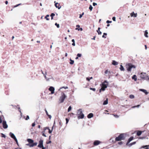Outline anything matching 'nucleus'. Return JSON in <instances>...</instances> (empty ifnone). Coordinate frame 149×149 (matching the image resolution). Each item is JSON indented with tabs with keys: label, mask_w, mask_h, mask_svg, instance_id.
I'll return each mask as SVG.
<instances>
[{
	"label": "nucleus",
	"mask_w": 149,
	"mask_h": 149,
	"mask_svg": "<svg viewBox=\"0 0 149 149\" xmlns=\"http://www.w3.org/2000/svg\"><path fill=\"white\" fill-rule=\"evenodd\" d=\"M63 88H64L65 89H67L68 88V87L67 86H63L61 87L59 89L58 91H60V90Z\"/></svg>",
	"instance_id": "25"
},
{
	"label": "nucleus",
	"mask_w": 149,
	"mask_h": 149,
	"mask_svg": "<svg viewBox=\"0 0 149 149\" xmlns=\"http://www.w3.org/2000/svg\"><path fill=\"white\" fill-rule=\"evenodd\" d=\"M101 143V141L98 140H95L94 141L93 144L94 146H97Z\"/></svg>",
	"instance_id": "10"
},
{
	"label": "nucleus",
	"mask_w": 149,
	"mask_h": 149,
	"mask_svg": "<svg viewBox=\"0 0 149 149\" xmlns=\"http://www.w3.org/2000/svg\"><path fill=\"white\" fill-rule=\"evenodd\" d=\"M55 14L54 13H51L50 16L51 17V19L52 20L53 19V17L54 16Z\"/></svg>",
	"instance_id": "28"
},
{
	"label": "nucleus",
	"mask_w": 149,
	"mask_h": 149,
	"mask_svg": "<svg viewBox=\"0 0 149 149\" xmlns=\"http://www.w3.org/2000/svg\"><path fill=\"white\" fill-rule=\"evenodd\" d=\"M112 64L114 65H116L118 64V63L115 61L113 60L112 61Z\"/></svg>",
	"instance_id": "19"
},
{
	"label": "nucleus",
	"mask_w": 149,
	"mask_h": 149,
	"mask_svg": "<svg viewBox=\"0 0 149 149\" xmlns=\"http://www.w3.org/2000/svg\"><path fill=\"white\" fill-rule=\"evenodd\" d=\"M72 45L73 46H75V42H73V43L72 44Z\"/></svg>",
	"instance_id": "61"
},
{
	"label": "nucleus",
	"mask_w": 149,
	"mask_h": 149,
	"mask_svg": "<svg viewBox=\"0 0 149 149\" xmlns=\"http://www.w3.org/2000/svg\"><path fill=\"white\" fill-rule=\"evenodd\" d=\"M105 74H108V73H109V70H106L105 72Z\"/></svg>",
	"instance_id": "40"
},
{
	"label": "nucleus",
	"mask_w": 149,
	"mask_h": 149,
	"mask_svg": "<svg viewBox=\"0 0 149 149\" xmlns=\"http://www.w3.org/2000/svg\"><path fill=\"white\" fill-rule=\"evenodd\" d=\"M77 56L78 57H81V54H78Z\"/></svg>",
	"instance_id": "41"
},
{
	"label": "nucleus",
	"mask_w": 149,
	"mask_h": 149,
	"mask_svg": "<svg viewBox=\"0 0 149 149\" xmlns=\"http://www.w3.org/2000/svg\"><path fill=\"white\" fill-rule=\"evenodd\" d=\"M47 74V72L46 71L45 72V73H44V74H43V75H46Z\"/></svg>",
	"instance_id": "63"
},
{
	"label": "nucleus",
	"mask_w": 149,
	"mask_h": 149,
	"mask_svg": "<svg viewBox=\"0 0 149 149\" xmlns=\"http://www.w3.org/2000/svg\"><path fill=\"white\" fill-rule=\"evenodd\" d=\"M139 90L141 91H142L145 93L146 95H147L148 94V92H147V91L145 89H140Z\"/></svg>",
	"instance_id": "12"
},
{
	"label": "nucleus",
	"mask_w": 149,
	"mask_h": 149,
	"mask_svg": "<svg viewBox=\"0 0 149 149\" xmlns=\"http://www.w3.org/2000/svg\"><path fill=\"white\" fill-rule=\"evenodd\" d=\"M97 5V3L94 2L93 3V5L94 6H95Z\"/></svg>",
	"instance_id": "53"
},
{
	"label": "nucleus",
	"mask_w": 149,
	"mask_h": 149,
	"mask_svg": "<svg viewBox=\"0 0 149 149\" xmlns=\"http://www.w3.org/2000/svg\"><path fill=\"white\" fill-rule=\"evenodd\" d=\"M93 116V113H90L87 116V117L88 118H91Z\"/></svg>",
	"instance_id": "16"
},
{
	"label": "nucleus",
	"mask_w": 149,
	"mask_h": 149,
	"mask_svg": "<svg viewBox=\"0 0 149 149\" xmlns=\"http://www.w3.org/2000/svg\"><path fill=\"white\" fill-rule=\"evenodd\" d=\"M51 143V141H50L48 142H47V144H49V143Z\"/></svg>",
	"instance_id": "60"
},
{
	"label": "nucleus",
	"mask_w": 149,
	"mask_h": 149,
	"mask_svg": "<svg viewBox=\"0 0 149 149\" xmlns=\"http://www.w3.org/2000/svg\"><path fill=\"white\" fill-rule=\"evenodd\" d=\"M127 145H128V146H130V147L132 145V143H130V144H128Z\"/></svg>",
	"instance_id": "59"
},
{
	"label": "nucleus",
	"mask_w": 149,
	"mask_h": 149,
	"mask_svg": "<svg viewBox=\"0 0 149 149\" xmlns=\"http://www.w3.org/2000/svg\"><path fill=\"white\" fill-rule=\"evenodd\" d=\"M2 134L1 137L5 138L6 137V136L3 134L1 133Z\"/></svg>",
	"instance_id": "46"
},
{
	"label": "nucleus",
	"mask_w": 149,
	"mask_h": 149,
	"mask_svg": "<svg viewBox=\"0 0 149 149\" xmlns=\"http://www.w3.org/2000/svg\"><path fill=\"white\" fill-rule=\"evenodd\" d=\"M37 144V143L35 142L34 143H33L32 144L33 145V146H36Z\"/></svg>",
	"instance_id": "44"
},
{
	"label": "nucleus",
	"mask_w": 149,
	"mask_h": 149,
	"mask_svg": "<svg viewBox=\"0 0 149 149\" xmlns=\"http://www.w3.org/2000/svg\"><path fill=\"white\" fill-rule=\"evenodd\" d=\"M55 25L58 28H59L60 27L59 25L58 24H57V23H55Z\"/></svg>",
	"instance_id": "38"
},
{
	"label": "nucleus",
	"mask_w": 149,
	"mask_h": 149,
	"mask_svg": "<svg viewBox=\"0 0 149 149\" xmlns=\"http://www.w3.org/2000/svg\"><path fill=\"white\" fill-rule=\"evenodd\" d=\"M47 128L46 127H44L43 129V130L42 132V135L45 137H46L47 136L45 135V132L46 130L47 129Z\"/></svg>",
	"instance_id": "13"
},
{
	"label": "nucleus",
	"mask_w": 149,
	"mask_h": 149,
	"mask_svg": "<svg viewBox=\"0 0 149 149\" xmlns=\"http://www.w3.org/2000/svg\"><path fill=\"white\" fill-rule=\"evenodd\" d=\"M67 95L65 93L62 92L61 93V96H60L59 99V103H63L65 99L67 97Z\"/></svg>",
	"instance_id": "3"
},
{
	"label": "nucleus",
	"mask_w": 149,
	"mask_h": 149,
	"mask_svg": "<svg viewBox=\"0 0 149 149\" xmlns=\"http://www.w3.org/2000/svg\"><path fill=\"white\" fill-rule=\"evenodd\" d=\"M70 64H73L74 63V61L72 60L71 59H70Z\"/></svg>",
	"instance_id": "34"
},
{
	"label": "nucleus",
	"mask_w": 149,
	"mask_h": 149,
	"mask_svg": "<svg viewBox=\"0 0 149 149\" xmlns=\"http://www.w3.org/2000/svg\"><path fill=\"white\" fill-rule=\"evenodd\" d=\"M93 7L91 5H90V6L89 7V9L91 11L93 9Z\"/></svg>",
	"instance_id": "37"
},
{
	"label": "nucleus",
	"mask_w": 149,
	"mask_h": 149,
	"mask_svg": "<svg viewBox=\"0 0 149 149\" xmlns=\"http://www.w3.org/2000/svg\"><path fill=\"white\" fill-rule=\"evenodd\" d=\"M112 20L114 21H116V17H113L112 18Z\"/></svg>",
	"instance_id": "52"
},
{
	"label": "nucleus",
	"mask_w": 149,
	"mask_h": 149,
	"mask_svg": "<svg viewBox=\"0 0 149 149\" xmlns=\"http://www.w3.org/2000/svg\"><path fill=\"white\" fill-rule=\"evenodd\" d=\"M26 145L29 146L30 147H32L33 146V145L32 144H31L30 143L26 144Z\"/></svg>",
	"instance_id": "29"
},
{
	"label": "nucleus",
	"mask_w": 149,
	"mask_h": 149,
	"mask_svg": "<svg viewBox=\"0 0 149 149\" xmlns=\"http://www.w3.org/2000/svg\"><path fill=\"white\" fill-rule=\"evenodd\" d=\"M140 77L143 79L146 80L148 76L146 74L145 72H142L140 74Z\"/></svg>",
	"instance_id": "6"
},
{
	"label": "nucleus",
	"mask_w": 149,
	"mask_h": 149,
	"mask_svg": "<svg viewBox=\"0 0 149 149\" xmlns=\"http://www.w3.org/2000/svg\"><path fill=\"white\" fill-rule=\"evenodd\" d=\"M55 6L59 9L61 8V6H60V4L58 3H56L55 4Z\"/></svg>",
	"instance_id": "14"
},
{
	"label": "nucleus",
	"mask_w": 149,
	"mask_h": 149,
	"mask_svg": "<svg viewBox=\"0 0 149 149\" xmlns=\"http://www.w3.org/2000/svg\"><path fill=\"white\" fill-rule=\"evenodd\" d=\"M47 116H49V118H50V119H51V118H52V116L51 115H49Z\"/></svg>",
	"instance_id": "56"
},
{
	"label": "nucleus",
	"mask_w": 149,
	"mask_h": 149,
	"mask_svg": "<svg viewBox=\"0 0 149 149\" xmlns=\"http://www.w3.org/2000/svg\"><path fill=\"white\" fill-rule=\"evenodd\" d=\"M65 120H66V124H67L68 123V122L69 121V120L67 118H66L65 119Z\"/></svg>",
	"instance_id": "50"
},
{
	"label": "nucleus",
	"mask_w": 149,
	"mask_h": 149,
	"mask_svg": "<svg viewBox=\"0 0 149 149\" xmlns=\"http://www.w3.org/2000/svg\"><path fill=\"white\" fill-rule=\"evenodd\" d=\"M49 17V15H47L45 17V18L47 20H49V19L48 18V17Z\"/></svg>",
	"instance_id": "30"
},
{
	"label": "nucleus",
	"mask_w": 149,
	"mask_h": 149,
	"mask_svg": "<svg viewBox=\"0 0 149 149\" xmlns=\"http://www.w3.org/2000/svg\"><path fill=\"white\" fill-rule=\"evenodd\" d=\"M43 140H40L39 142V144L38 145V146L40 148H41L42 147H43Z\"/></svg>",
	"instance_id": "8"
},
{
	"label": "nucleus",
	"mask_w": 149,
	"mask_h": 149,
	"mask_svg": "<svg viewBox=\"0 0 149 149\" xmlns=\"http://www.w3.org/2000/svg\"><path fill=\"white\" fill-rule=\"evenodd\" d=\"M49 90L51 91V94H53L54 93V88L53 86H50L49 88Z\"/></svg>",
	"instance_id": "9"
},
{
	"label": "nucleus",
	"mask_w": 149,
	"mask_h": 149,
	"mask_svg": "<svg viewBox=\"0 0 149 149\" xmlns=\"http://www.w3.org/2000/svg\"><path fill=\"white\" fill-rule=\"evenodd\" d=\"M103 34H104V35L102 36V37L103 38H106V36H104V35L106 36L107 35V33H104Z\"/></svg>",
	"instance_id": "35"
},
{
	"label": "nucleus",
	"mask_w": 149,
	"mask_h": 149,
	"mask_svg": "<svg viewBox=\"0 0 149 149\" xmlns=\"http://www.w3.org/2000/svg\"><path fill=\"white\" fill-rule=\"evenodd\" d=\"M18 110H19V111L20 112V113H21V115H22V113H21V110H20V108L19 107V108H18Z\"/></svg>",
	"instance_id": "57"
},
{
	"label": "nucleus",
	"mask_w": 149,
	"mask_h": 149,
	"mask_svg": "<svg viewBox=\"0 0 149 149\" xmlns=\"http://www.w3.org/2000/svg\"><path fill=\"white\" fill-rule=\"evenodd\" d=\"M1 117H2L1 116L0 117V123H1L2 122V120L1 119Z\"/></svg>",
	"instance_id": "48"
},
{
	"label": "nucleus",
	"mask_w": 149,
	"mask_h": 149,
	"mask_svg": "<svg viewBox=\"0 0 149 149\" xmlns=\"http://www.w3.org/2000/svg\"><path fill=\"white\" fill-rule=\"evenodd\" d=\"M134 97V96L133 95H130V98L131 99H133Z\"/></svg>",
	"instance_id": "33"
},
{
	"label": "nucleus",
	"mask_w": 149,
	"mask_h": 149,
	"mask_svg": "<svg viewBox=\"0 0 149 149\" xmlns=\"http://www.w3.org/2000/svg\"><path fill=\"white\" fill-rule=\"evenodd\" d=\"M113 115L116 118H119V116L118 115H115V114H113Z\"/></svg>",
	"instance_id": "39"
},
{
	"label": "nucleus",
	"mask_w": 149,
	"mask_h": 149,
	"mask_svg": "<svg viewBox=\"0 0 149 149\" xmlns=\"http://www.w3.org/2000/svg\"><path fill=\"white\" fill-rule=\"evenodd\" d=\"M148 146H149V145H146V146H143L142 148H145V147H148Z\"/></svg>",
	"instance_id": "55"
},
{
	"label": "nucleus",
	"mask_w": 149,
	"mask_h": 149,
	"mask_svg": "<svg viewBox=\"0 0 149 149\" xmlns=\"http://www.w3.org/2000/svg\"><path fill=\"white\" fill-rule=\"evenodd\" d=\"M53 127H54V126H53L52 127V130H51L49 129V127H46V128H47V129H48L49 130V133H52V130H53Z\"/></svg>",
	"instance_id": "24"
},
{
	"label": "nucleus",
	"mask_w": 149,
	"mask_h": 149,
	"mask_svg": "<svg viewBox=\"0 0 149 149\" xmlns=\"http://www.w3.org/2000/svg\"><path fill=\"white\" fill-rule=\"evenodd\" d=\"M111 22H112L111 21H110L109 20H107L106 22L107 23H108V24H109V23H111Z\"/></svg>",
	"instance_id": "49"
},
{
	"label": "nucleus",
	"mask_w": 149,
	"mask_h": 149,
	"mask_svg": "<svg viewBox=\"0 0 149 149\" xmlns=\"http://www.w3.org/2000/svg\"><path fill=\"white\" fill-rule=\"evenodd\" d=\"M108 84L109 82L107 80H105L104 82L102 83L100 85L101 88L100 90V92L101 90L103 91H104L105 89L107 88Z\"/></svg>",
	"instance_id": "2"
},
{
	"label": "nucleus",
	"mask_w": 149,
	"mask_h": 149,
	"mask_svg": "<svg viewBox=\"0 0 149 149\" xmlns=\"http://www.w3.org/2000/svg\"><path fill=\"white\" fill-rule=\"evenodd\" d=\"M132 79H134L135 81H136L137 80V78L135 75H134L132 77Z\"/></svg>",
	"instance_id": "22"
},
{
	"label": "nucleus",
	"mask_w": 149,
	"mask_h": 149,
	"mask_svg": "<svg viewBox=\"0 0 149 149\" xmlns=\"http://www.w3.org/2000/svg\"><path fill=\"white\" fill-rule=\"evenodd\" d=\"M27 141L30 143H33V141L31 139H27Z\"/></svg>",
	"instance_id": "18"
},
{
	"label": "nucleus",
	"mask_w": 149,
	"mask_h": 149,
	"mask_svg": "<svg viewBox=\"0 0 149 149\" xmlns=\"http://www.w3.org/2000/svg\"><path fill=\"white\" fill-rule=\"evenodd\" d=\"M140 105H136V106H133V107H132V108H135V107H138V108H139V107H140Z\"/></svg>",
	"instance_id": "32"
},
{
	"label": "nucleus",
	"mask_w": 149,
	"mask_h": 149,
	"mask_svg": "<svg viewBox=\"0 0 149 149\" xmlns=\"http://www.w3.org/2000/svg\"><path fill=\"white\" fill-rule=\"evenodd\" d=\"M21 4V3H19V4H17L15 6H14V7H16L17 6H18L20 5Z\"/></svg>",
	"instance_id": "51"
},
{
	"label": "nucleus",
	"mask_w": 149,
	"mask_h": 149,
	"mask_svg": "<svg viewBox=\"0 0 149 149\" xmlns=\"http://www.w3.org/2000/svg\"><path fill=\"white\" fill-rule=\"evenodd\" d=\"M100 27H99L98 28L97 30V31L99 35H101L102 33V32L100 31Z\"/></svg>",
	"instance_id": "20"
},
{
	"label": "nucleus",
	"mask_w": 149,
	"mask_h": 149,
	"mask_svg": "<svg viewBox=\"0 0 149 149\" xmlns=\"http://www.w3.org/2000/svg\"><path fill=\"white\" fill-rule=\"evenodd\" d=\"M136 143V142H133L132 143V145H133L135 144Z\"/></svg>",
	"instance_id": "62"
},
{
	"label": "nucleus",
	"mask_w": 149,
	"mask_h": 149,
	"mask_svg": "<svg viewBox=\"0 0 149 149\" xmlns=\"http://www.w3.org/2000/svg\"><path fill=\"white\" fill-rule=\"evenodd\" d=\"M90 89L91 90H92L94 91H95V88H90Z\"/></svg>",
	"instance_id": "42"
},
{
	"label": "nucleus",
	"mask_w": 149,
	"mask_h": 149,
	"mask_svg": "<svg viewBox=\"0 0 149 149\" xmlns=\"http://www.w3.org/2000/svg\"><path fill=\"white\" fill-rule=\"evenodd\" d=\"M29 119V116L28 115L27 116H26V118L25 119V120H28V119Z\"/></svg>",
	"instance_id": "43"
},
{
	"label": "nucleus",
	"mask_w": 149,
	"mask_h": 149,
	"mask_svg": "<svg viewBox=\"0 0 149 149\" xmlns=\"http://www.w3.org/2000/svg\"><path fill=\"white\" fill-rule=\"evenodd\" d=\"M120 70L121 71H124L125 70L123 66L121 65H120Z\"/></svg>",
	"instance_id": "21"
},
{
	"label": "nucleus",
	"mask_w": 149,
	"mask_h": 149,
	"mask_svg": "<svg viewBox=\"0 0 149 149\" xmlns=\"http://www.w3.org/2000/svg\"><path fill=\"white\" fill-rule=\"evenodd\" d=\"M86 79L88 81H89L90 80V78H89L88 77H87Z\"/></svg>",
	"instance_id": "58"
},
{
	"label": "nucleus",
	"mask_w": 149,
	"mask_h": 149,
	"mask_svg": "<svg viewBox=\"0 0 149 149\" xmlns=\"http://www.w3.org/2000/svg\"><path fill=\"white\" fill-rule=\"evenodd\" d=\"M14 140L15 141V142H16V143L17 144V145L18 146H19V144H18V141H17V139H15Z\"/></svg>",
	"instance_id": "47"
},
{
	"label": "nucleus",
	"mask_w": 149,
	"mask_h": 149,
	"mask_svg": "<svg viewBox=\"0 0 149 149\" xmlns=\"http://www.w3.org/2000/svg\"><path fill=\"white\" fill-rule=\"evenodd\" d=\"M9 135L14 140H15L16 139H17L14 134L11 132H10L9 133Z\"/></svg>",
	"instance_id": "11"
},
{
	"label": "nucleus",
	"mask_w": 149,
	"mask_h": 149,
	"mask_svg": "<svg viewBox=\"0 0 149 149\" xmlns=\"http://www.w3.org/2000/svg\"><path fill=\"white\" fill-rule=\"evenodd\" d=\"M148 32L147 30H146L145 32L144 36L146 37H148Z\"/></svg>",
	"instance_id": "27"
},
{
	"label": "nucleus",
	"mask_w": 149,
	"mask_h": 149,
	"mask_svg": "<svg viewBox=\"0 0 149 149\" xmlns=\"http://www.w3.org/2000/svg\"><path fill=\"white\" fill-rule=\"evenodd\" d=\"M141 133L142 132L141 131H139L137 132V135L138 136H139L141 134Z\"/></svg>",
	"instance_id": "26"
},
{
	"label": "nucleus",
	"mask_w": 149,
	"mask_h": 149,
	"mask_svg": "<svg viewBox=\"0 0 149 149\" xmlns=\"http://www.w3.org/2000/svg\"><path fill=\"white\" fill-rule=\"evenodd\" d=\"M131 16L132 17H136L137 16V13H134V12H132L130 14Z\"/></svg>",
	"instance_id": "15"
},
{
	"label": "nucleus",
	"mask_w": 149,
	"mask_h": 149,
	"mask_svg": "<svg viewBox=\"0 0 149 149\" xmlns=\"http://www.w3.org/2000/svg\"><path fill=\"white\" fill-rule=\"evenodd\" d=\"M45 112H46V115L47 116L49 114H48V113L47 110L46 109H45Z\"/></svg>",
	"instance_id": "45"
},
{
	"label": "nucleus",
	"mask_w": 149,
	"mask_h": 149,
	"mask_svg": "<svg viewBox=\"0 0 149 149\" xmlns=\"http://www.w3.org/2000/svg\"><path fill=\"white\" fill-rule=\"evenodd\" d=\"M133 139V137H130L129 139L128 140L126 144V145H127Z\"/></svg>",
	"instance_id": "17"
},
{
	"label": "nucleus",
	"mask_w": 149,
	"mask_h": 149,
	"mask_svg": "<svg viewBox=\"0 0 149 149\" xmlns=\"http://www.w3.org/2000/svg\"><path fill=\"white\" fill-rule=\"evenodd\" d=\"M126 67L128 71L130 72L133 68H136V66L131 63H127L126 64Z\"/></svg>",
	"instance_id": "4"
},
{
	"label": "nucleus",
	"mask_w": 149,
	"mask_h": 149,
	"mask_svg": "<svg viewBox=\"0 0 149 149\" xmlns=\"http://www.w3.org/2000/svg\"><path fill=\"white\" fill-rule=\"evenodd\" d=\"M108 103V99H107L106 100L104 101L103 103V105H105L107 104Z\"/></svg>",
	"instance_id": "23"
},
{
	"label": "nucleus",
	"mask_w": 149,
	"mask_h": 149,
	"mask_svg": "<svg viewBox=\"0 0 149 149\" xmlns=\"http://www.w3.org/2000/svg\"><path fill=\"white\" fill-rule=\"evenodd\" d=\"M125 134H120L118 137H116L115 139L116 141H120L122 140H124L125 138Z\"/></svg>",
	"instance_id": "5"
},
{
	"label": "nucleus",
	"mask_w": 149,
	"mask_h": 149,
	"mask_svg": "<svg viewBox=\"0 0 149 149\" xmlns=\"http://www.w3.org/2000/svg\"><path fill=\"white\" fill-rule=\"evenodd\" d=\"M72 107L71 106H69L68 109V112H69L71 109Z\"/></svg>",
	"instance_id": "36"
},
{
	"label": "nucleus",
	"mask_w": 149,
	"mask_h": 149,
	"mask_svg": "<svg viewBox=\"0 0 149 149\" xmlns=\"http://www.w3.org/2000/svg\"><path fill=\"white\" fill-rule=\"evenodd\" d=\"M77 116L78 119H83L84 117V114L82 113V109H79L78 110L77 112Z\"/></svg>",
	"instance_id": "1"
},
{
	"label": "nucleus",
	"mask_w": 149,
	"mask_h": 149,
	"mask_svg": "<svg viewBox=\"0 0 149 149\" xmlns=\"http://www.w3.org/2000/svg\"><path fill=\"white\" fill-rule=\"evenodd\" d=\"M2 125L3 128L5 129H7L8 127V125L5 120H3L2 122Z\"/></svg>",
	"instance_id": "7"
},
{
	"label": "nucleus",
	"mask_w": 149,
	"mask_h": 149,
	"mask_svg": "<svg viewBox=\"0 0 149 149\" xmlns=\"http://www.w3.org/2000/svg\"><path fill=\"white\" fill-rule=\"evenodd\" d=\"M109 141L110 142H114L115 141H114L113 140V138H111L109 139Z\"/></svg>",
	"instance_id": "31"
},
{
	"label": "nucleus",
	"mask_w": 149,
	"mask_h": 149,
	"mask_svg": "<svg viewBox=\"0 0 149 149\" xmlns=\"http://www.w3.org/2000/svg\"><path fill=\"white\" fill-rule=\"evenodd\" d=\"M35 123L34 122L32 123V126L33 127H34L35 126Z\"/></svg>",
	"instance_id": "54"
},
{
	"label": "nucleus",
	"mask_w": 149,
	"mask_h": 149,
	"mask_svg": "<svg viewBox=\"0 0 149 149\" xmlns=\"http://www.w3.org/2000/svg\"><path fill=\"white\" fill-rule=\"evenodd\" d=\"M72 42L73 43V42H75V41H74V39H72Z\"/></svg>",
	"instance_id": "64"
}]
</instances>
